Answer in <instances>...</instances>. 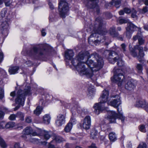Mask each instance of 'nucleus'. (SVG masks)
Here are the masks:
<instances>
[{"label":"nucleus","mask_w":148,"mask_h":148,"mask_svg":"<svg viewBox=\"0 0 148 148\" xmlns=\"http://www.w3.org/2000/svg\"><path fill=\"white\" fill-rule=\"evenodd\" d=\"M109 136L110 139L112 141H114L116 140V137L114 132L110 133L109 134Z\"/></svg>","instance_id":"c756f323"},{"label":"nucleus","mask_w":148,"mask_h":148,"mask_svg":"<svg viewBox=\"0 0 148 148\" xmlns=\"http://www.w3.org/2000/svg\"><path fill=\"white\" fill-rule=\"evenodd\" d=\"M109 95L108 91L104 90L103 91L99 98L100 102L95 103L93 106L95 110L94 112L96 114H99L100 112L105 109V103L108 101Z\"/></svg>","instance_id":"39448f33"},{"label":"nucleus","mask_w":148,"mask_h":148,"mask_svg":"<svg viewBox=\"0 0 148 148\" xmlns=\"http://www.w3.org/2000/svg\"><path fill=\"white\" fill-rule=\"evenodd\" d=\"M0 146L2 148H6L7 145L4 140L0 137Z\"/></svg>","instance_id":"7c9ffc66"},{"label":"nucleus","mask_w":148,"mask_h":148,"mask_svg":"<svg viewBox=\"0 0 148 148\" xmlns=\"http://www.w3.org/2000/svg\"><path fill=\"white\" fill-rule=\"evenodd\" d=\"M116 62H117V65L119 66H122L124 65V62L121 58L119 57Z\"/></svg>","instance_id":"4c0bfd02"},{"label":"nucleus","mask_w":148,"mask_h":148,"mask_svg":"<svg viewBox=\"0 0 148 148\" xmlns=\"http://www.w3.org/2000/svg\"><path fill=\"white\" fill-rule=\"evenodd\" d=\"M58 9H68V4L66 0H60L58 3Z\"/></svg>","instance_id":"2eb2a0df"},{"label":"nucleus","mask_w":148,"mask_h":148,"mask_svg":"<svg viewBox=\"0 0 148 148\" xmlns=\"http://www.w3.org/2000/svg\"><path fill=\"white\" fill-rule=\"evenodd\" d=\"M3 1L5 3L6 6H9L11 4L10 0H3Z\"/></svg>","instance_id":"09e8293b"},{"label":"nucleus","mask_w":148,"mask_h":148,"mask_svg":"<svg viewBox=\"0 0 148 148\" xmlns=\"http://www.w3.org/2000/svg\"><path fill=\"white\" fill-rule=\"evenodd\" d=\"M127 27L126 28V31L128 32H133L136 30V29L140 28L138 27L131 22H128L127 23Z\"/></svg>","instance_id":"f3484780"},{"label":"nucleus","mask_w":148,"mask_h":148,"mask_svg":"<svg viewBox=\"0 0 148 148\" xmlns=\"http://www.w3.org/2000/svg\"><path fill=\"white\" fill-rule=\"evenodd\" d=\"M132 49H134L135 50L136 49H138L139 51V50H143V47L139 45H136L134 46L133 48H132Z\"/></svg>","instance_id":"c03bdc74"},{"label":"nucleus","mask_w":148,"mask_h":148,"mask_svg":"<svg viewBox=\"0 0 148 148\" xmlns=\"http://www.w3.org/2000/svg\"><path fill=\"white\" fill-rule=\"evenodd\" d=\"M65 122L64 116L62 114H59L57 116V119L56 121V125L58 126L62 125Z\"/></svg>","instance_id":"dca6fc26"},{"label":"nucleus","mask_w":148,"mask_h":148,"mask_svg":"<svg viewBox=\"0 0 148 148\" xmlns=\"http://www.w3.org/2000/svg\"><path fill=\"white\" fill-rule=\"evenodd\" d=\"M103 20L100 17L97 18L95 21V24L92 33L88 38L90 44L94 43L96 45L105 41L103 35H106L107 32L106 29L102 28Z\"/></svg>","instance_id":"f03ea898"},{"label":"nucleus","mask_w":148,"mask_h":148,"mask_svg":"<svg viewBox=\"0 0 148 148\" xmlns=\"http://www.w3.org/2000/svg\"><path fill=\"white\" fill-rule=\"evenodd\" d=\"M45 97V99L47 101H50L53 98L51 96H50L49 94H47L44 95Z\"/></svg>","instance_id":"79ce46f5"},{"label":"nucleus","mask_w":148,"mask_h":148,"mask_svg":"<svg viewBox=\"0 0 148 148\" xmlns=\"http://www.w3.org/2000/svg\"><path fill=\"white\" fill-rule=\"evenodd\" d=\"M98 134V131L95 128H92L91 132L90 137L93 139H95L97 138Z\"/></svg>","instance_id":"393cba45"},{"label":"nucleus","mask_w":148,"mask_h":148,"mask_svg":"<svg viewBox=\"0 0 148 148\" xmlns=\"http://www.w3.org/2000/svg\"><path fill=\"white\" fill-rule=\"evenodd\" d=\"M89 148H97L95 144L94 143H92L91 145L88 146Z\"/></svg>","instance_id":"338daca9"},{"label":"nucleus","mask_w":148,"mask_h":148,"mask_svg":"<svg viewBox=\"0 0 148 148\" xmlns=\"http://www.w3.org/2000/svg\"><path fill=\"white\" fill-rule=\"evenodd\" d=\"M130 52L131 54L133 57H137V52L134 49H131Z\"/></svg>","instance_id":"ea45409f"},{"label":"nucleus","mask_w":148,"mask_h":148,"mask_svg":"<svg viewBox=\"0 0 148 148\" xmlns=\"http://www.w3.org/2000/svg\"><path fill=\"white\" fill-rule=\"evenodd\" d=\"M16 117V114H12L9 117V119L10 120L13 121L15 120Z\"/></svg>","instance_id":"603ef678"},{"label":"nucleus","mask_w":148,"mask_h":148,"mask_svg":"<svg viewBox=\"0 0 148 148\" xmlns=\"http://www.w3.org/2000/svg\"><path fill=\"white\" fill-rule=\"evenodd\" d=\"M121 51H123L124 53H125L126 51V45L125 43H123L121 45Z\"/></svg>","instance_id":"de8ad7c7"},{"label":"nucleus","mask_w":148,"mask_h":148,"mask_svg":"<svg viewBox=\"0 0 148 148\" xmlns=\"http://www.w3.org/2000/svg\"><path fill=\"white\" fill-rule=\"evenodd\" d=\"M112 97L115 98V99L108 102V104L109 105L111 106L114 108H119L118 106L121 104V97L118 95H114Z\"/></svg>","instance_id":"9b49d317"},{"label":"nucleus","mask_w":148,"mask_h":148,"mask_svg":"<svg viewBox=\"0 0 148 148\" xmlns=\"http://www.w3.org/2000/svg\"><path fill=\"white\" fill-rule=\"evenodd\" d=\"M3 58V54L1 50H0V63L2 62Z\"/></svg>","instance_id":"bf43d9fd"},{"label":"nucleus","mask_w":148,"mask_h":148,"mask_svg":"<svg viewBox=\"0 0 148 148\" xmlns=\"http://www.w3.org/2000/svg\"><path fill=\"white\" fill-rule=\"evenodd\" d=\"M25 63L28 66H31L32 64V62L30 60H28L26 61Z\"/></svg>","instance_id":"0e129e2a"},{"label":"nucleus","mask_w":148,"mask_h":148,"mask_svg":"<svg viewBox=\"0 0 148 148\" xmlns=\"http://www.w3.org/2000/svg\"><path fill=\"white\" fill-rule=\"evenodd\" d=\"M139 2V3L143 1L144 2V4L146 6L145 7H144L142 9H147L148 7L147 6L148 5V0H138Z\"/></svg>","instance_id":"a19ab883"},{"label":"nucleus","mask_w":148,"mask_h":148,"mask_svg":"<svg viewBox=\"0 0 148 148\" xmlns=\"http://www.w3.org/2000/svg\"><path fill=\"white\" fill-rule=\"evenodd\" d=\"M121 4V0H112V1L108 4L110 7L115 6L116 8H119Z\"/></svg>","instance_id":"a211bd4d"},{"label":"nucleus","mask_w":148,"mask_h":148,"mask_svg":"<svg viewBox=\"0 0 148 148\" xmlns=\"http://www.w3.org/2000/svg\"><path fill=\"white\" fill-rule=\"evenodd\" d=\"M65 57L69 60H71L74 56V53L72 50H69L65 52Z\"/></svg>","instance_id":"412c9836"},{"label":"nucleus","mask_w":148,"mask_h":148,"mask_svg":"<svg viewBox=\"0 0 148 148\" xmlns=\"http://www.w3.org/2000/svg\"><path fill=\"white\" fill-rule=\"evenodd\" d=\"M19 69L18 66L10 67L8 70V72L10 74H14L18 73Z\"/></svg>","instance_id":"4be33fe9"},{"label":"nucleus","mask_w":148,"mask_h":148,"mask_svg":"<svg viewBox=\"0 0 148 148\" xmlns=\"http://www.w3.org/2000/svg\"><path fill=\"white\" fill-rule=\"evenodd\" d=\"M72 127V124L70 123H69L66 125L64 129V130L66 132H69L71 130Z\"/></svg>","instance_id":"473e14b6"},{"label":"nucleus","mask_w":148,"mask_h":148,"mask_svg":"<svg viewBox=\"0 0 148 148\" xmlns=\"http://www.w3.org/2000/svg\"><path fill=\"white\" fill-rule=\"evenodd\" d=\"M53 140H55L56 142L58 143H61L64 140L62 137L57 135H55L54 136Z\"/></svg>","instance_id":"72a5a7b5"},{"label":"nucleus","mask_w":148,"mask_h":148,"mask_svg":"<svg viewBox=\"0 0 148 148\" xmlns=\"http://www.w3.org/2000/svg\"><path fill=\"white\" fill-rule=\"evenodd\" d=\"M137 148H146V145L145 143H141Z\"/></svg>","instance_id":"864d4df0"},{"label":"nucleus","mask_w":148,"mask_h":148,"mask_svg":"<svg viewBox=\"0 0 148 148\" xmlns=\"http://www.w3.org/2000/svg\"><path fill=\"white\" fill-rule=\"evenodd\" d=\"M59 14L61 18H64L66 16L69 14L68 10H59Z\"/></svg>","instance_id":"b1692460"},{"label":"nucleus","mask_w":148,"mask_h":148,"mask_svg":"<svg viewBox=\"0 0 148 148\" xmlns=\"http://www.w3.org/2000/svg\"><path fill=\"white\" fill-rule=\"evenodd\" d=\"M86 61H84L85 64H86L90 69H86L85 67L86 71L90 70L92 71L90 77L86 76L87 77L90 78L94 82L97 79L98 75L94 73L101 69L103 65V62L102 58L97 53L94 52L89 56H86L84 59Z\"/></svg>","instance_id":"f257e3e1"},{"label":"nucleus","mask_w":148,"mask_h":148,"mask_svg":"<svg viewBox=\"0 0 148 148\" xmlns=\"http://www.w3.org/2000/svg\"><path fill=\"white\" fill-rule=\"evenodd\" d=\"M125 10V13L127 14L131 13V17L133 18H136L137 17V11L136 10Z\"/></svg>","instance_id":"5701e85b"},{"label":"nucleus","mask_w":148,"mask_h":148,"mask_svg":"<svg viewBox=\"0 0 148 148\" xmlns=\"http://www.w3.org/2000/svg\"><path fill=\"white\" fill-rule=\"evenodd\" d=\"M52 47L48 45H41L38 47H34L31 49L29 53V55L36 59L40 58L44 53L45 50L49 51Z\"/></svg>","instance_id":"423d86ee"},{"label":"nucleus","mask_w":148,"mask_h":148,"mask_svg":"<svg viewBox=\"0 0 148 148\" xmlns=\"http://www.w3.org/2000/svg\"><path fill=\"white\" fill-rule=\"evenodd\" d=\"M76 122V120L75 119L71 118L69 123L72 124V126L73 125L75 124Z\"/></svg>","instance_id":"052dcab7"},{"label":"nucleus","mask_w":148,"mask_h":148,"mask_svg":"<svg viewBox=\"0 0 148 148\" xmlns=\"http://www.w3.org/2000/svg\"><path fill=\"white\" fill-rule=\"evenodd\" d=\"M114 75L113 78H111V80L113 82L117 83L119 86H121L122 82L124 81L125 77L123 71L120 69H116L115 67L113 69Z\"/></svg>","instance_id":"6e6552de"},{"label":"nucleus","mask_w":148,"mask_h":148,"mask_svg":"<svg viewBox=\"0 0 148 148\" xmlns=\"http://www.w3.org/2000/svg\"><path fill=\"white\" fill-rule=\"evenodd\" d=\"M136 106L144 108L147 111H148V103L144 99H141L137 101L136 102Z\"/></svg>","instance_id":"4468645a"},{"label":"nucleus","mask_w":148,"mask_h":148,"mask_svg":"<svg viewBox=\"0 0 148 148\" xmlns=\"http://www.w3.org/2000/svg\"><path fill=\"white\" fill-rule=\"evenodd\" d=\"M51 117L49 114L45 115L43 117V123L46 124H48L50 122Z\"/></svg>","instance_id":"bb28decb"},{"label":"nucleus","mask_w":148,"mask_h":148,"mask_svg":"<svg viewBox=\"0 0 148 148\" xmlns=\"http://www.w3.org/2000/svg\"><path fill=\"white\" fill-rule=\"evenodd\" d=\"M88 91L89 93L91 95L94 94L95 92V89L94 88L92 87L89 88H88Z\"/></svg>","instance_id":"a18cd8bd"},{"label":"nucleus","mask_w":148,"mask_h":148,"mask_svg":"<svg viewBox=\"0 0 148 148\" xmlns=\"http://www.w3.org/2000/svg\"><path fill=\"white\" fill-rule=\"evenodd\" d=\"M44 137L46 140L49 139L51 137L49 132L45 130L44 131Z\"/></svg>","instance_id":"e433bc0d"},{"label":"nucleus","mask_w":148,"mask_h":148,"mask_svg":"<svg viewBox=\"0 0 148 148\" xmlns=\"http://www.w3.org/2000/svg\"><path fill=\"white\" fill-rule=\"evenodd\" d=\"M119 22L121 24H122L127 23L128 20L124 18H121L119 20Z\"/></svg>","instance_id":"3c124183"},{"label":"nucleus","mask_w":148,"mask_h":148,"mask_svg":"<svg viewBox=\"0 0 148 148\" xmlns=\"http://www.w3.org/2000/svg\"><path fill=\"white\" fill-rule=\"evenodd\" d=\"M89 53L88 51L80 52L76 57L71 61L72 64L75 66L80 75H85L90 77L92 71L90 70H85L84 62V60L86 56H89Z\"/></svg>","instance_id":"7ed1b4c3"},{"label":"nucleus","mask_w":148,"mask_h":148,"mask_svg":"<svg viewBox=\"0 0 148 148\" xmlns=\"http://www.w3.org/2000/svg\"><path fill=\"white\" fill-rule=\"evenodd\" d=\"M121 108H118L117 111L119 114H117L115 112L110 111L108 112V117L110 119L111 123H114L116 122V119L119 118L121 119V121L123 122L125 120L124 117L123 116L121 111Z\"/></svg>","instance_id":"1a4fd4ad"},{"label":"nucleus","mask_w":148,"mask_h":148,"mask_svg":"<svg viewBox=\"0 0 148 148\" xmlns=\"http://www.w3.org/2000/svg\"><path fill=\"white\" fill-rule=\"evenodd\" d=\"M108 53V56L106 58L109 62L112 64L114 63L119 58V57L118 54L114 51H110L107 50L105 52Z\"/></svg>","instance_id":"9d476101"},{"label":"nucleus","mask_w":148,"mask_h":148,"mask_svg":"<svg viewBox=\"0 0 148 148\" xmlns=\"http://www.w3.org/2000/svg\"><path fill=\"white\" fill-rule=\"evenodd\" d=\"M10 24V19L9 18H6L1 24L0 29V44L3 43L4 38L8 34Z\"/></svg>","instance_id":"0eeeda50"},{"label":"nucleus","mask_w":148,"mask_h":148,"mask_svg":"<svg viewBox=\"0 0 148 148\" xmlns=\"http://www.w3.org/2000/svg\"><path fill=\"white\" fill-rule=\"evenodd\" d=\"M42 110V106H38L35 110L34 111V114L37 115H39L40 114Z\"/></svg>","instance_id":"c85d7f7f"},{"label":"nucleus","mask_w":148,"mask_h":148,"mask_svg":"<svg viewBox=\"0 0 148 148\" xmlns=\"http://www.w3.org/2000/svg\"><path fill=\"white\" fill-rule=\"evenodd\" d=\"M138 44L140 46L144 44L145 40L143 39V36L142 35L138 38Z\"/></svg>","instance_id":"f704fd0d"},{"label":"nucleus","mask_w":148,"mask_h":148,"mask_svg":"<svg viewBox=\"0 0 148 148\" xmlns=\"http://www.w3.org/2000/svg\"><path fill=\"white\" fill-rule=\"evenodd\" d=\"M141 35V28H138L137 34L136 35L134 36L133 37V40L135 41L137 39L138 40V38Z\"/></svg>","instance_id":"cd10ccee"},{"label":"nucleus","mask_w":148,"mask_h":148,"mask_svg":"<svg viewBox=\"0 0 148 148\" xmlns=\"http://www.w3.org/2000/svg\"><path fill=\"white\" fill-rule=\"evenodd\" d=\"M143 69V67L142 64L139 63L136 64L135 66V70L138 73L142 74Z\"/></svg>","instance_id":"a878e982"},{"label":"nucleus","mask_w":148,"mask_h":148,"mask_svg":"<svg viewBox=\"0 0 148 148\" xmlns=\"http://www.w3.org/2000/svg\"><path fill=\"white\" fill-rule=\"evenodd\" d=\"M109 34L113 37H118L119 33L116 31V28L114 26L110 27L109 30Z\"/></svg>","instance_id":"aec40b11"},{"label":"nucleus","mask_w":148,"mask_h":148,"mask_svg":"<svg viewBox=\"0 0 148 148\" xmlns=\"http://www.w3.org/2000/svg\"><path fill=\"white\" fill-rule=\"evenodd\" d=\"M4 115V112L2 111H0V119L2 120L3 119Z\"/></svg>","instance_id":"13d9d810"},{"label":"nucleus","mask_w":148,"mask_h":148,"mask_svg":"<svg viewBox=\"0 0 148 148\" xmlns=\"http://www.w3.org/2000/svg\"><path fill=\"white\" fill-rule=\"evenodd\" d=\"M5 122L3 121H2L0 122V129H4L5 126Z\"/></svg>","instance_id":"8fccbe9b"},{"label":"nucleus","mask_w":148,"mask_h":148,"mask_svg":"<svg viewBox=\"0 0 148 148\" xmlns=\"http://www.w3.org/2000/svg\"><path fill=\"white\" fill-rule=\"evenodd\" d=\"M25 121L28 123H31L32 122V119L30 116H27L25 118Z\"/></svg>","instance_id":"5fc2aeb1"},{"label":"nucleus","mask_w":148,"mask_h":148,"mask_svg":"<svg viewBox=\"0 0 148 148\" xmlns=\"http://www.w3.org/2000/svg\"><path fill=\"white\" fill-rule=\"evenodd\" d=\"M136 86V83L134 80L131 79L128 81L125 85V88L127 90L131 91L134 90Z\"/></svg>","instance_id":"f8f14e48"},{"label":"nucleus","mask_w":148,"mask_h":148,"mask_svg":"<svg viewBox=\"0 0 148 148\" xmlns=\"http://www.w3.org/2000/svg\"><path fill=\"white\" fill-rule=\"evenodd\" d=\"M130 32H128L127 31V32H126V36L128 39H130L131 37V34L130 33Z\"/></svg>","instance_id":"e2e57ef3"},{"label":"nucleus","mask_w":148,"mask_h":148,"mask_svg":"<svg viewBox=\"0 0 148 148\" xmlns=\"http://www.w3.org/2000/svg\"><path fill=\"white\" fill-rule=\"evenodd\" d=\"M139 130L140 131L143 132H145V126L143 125H141L139 128Z\"/></svg>","instance_id":"6e6d98bb"},{"label":"nucleus","mask_w":148,"mask_h":148,"mask_svg":"<svg viewBox=\"0 0 148 148\" xmlns=\"http://www.w3.org/2000/svg\"><path fill=\"white\" fill-rule=\"evenodd\" d=\"M15 123L13 122L10 121L8 122L5 125V127L6 128H12L15 126Z\"/></svg>","instance_id":"2f4dec72"},{"label":"nucleus","mask_w":148,"mask_h":148,"mask_svg":"<svg viewBox=\"0 0 148 148\" xmlns=\"http://www.w3.org/2000/svg\"><path fill=\"white\" fill-rule=\"evenodd\" d=\"M139 12L142 14H144L147 12L148 10H139Z\"/></svg>","instance_id":"774afa93"},{"label":"nucleus","mask_w":148,"mask_h":148,"mask_svg":"<svg viewBox=\"0 0 148 148\" xmlns=\"http://www.w3.org/2000/svg\"><path fill=\"white\" fill-rule=\"evenodd\" d=\"M125 10H121L119 12V14L120 15H122L124 14V13H125Z\"/></svg>","instance_id":"69168bd1"},{"label":"nucleus","mask_w":148,"mask_h":148,"mask_svg":"<svg viewBox=\"0 0 148 148\" xmlns=\"http://www.w3.org/2000/svg\"><path fill=\"white\" fill-rule=\"evenodd\" d=\"M41 35L43 36H45L46 34V33L45 32V29H42L41 31Z\"/></svg>","instance_id":"680f3d73"},{"label":"nucleus","mask_w":148,"mask_h":148,"mask_svg":"<svg viewBox=\"0 0 148 148\" xmlns=\"http://www.w3.org/2000/svg\"><path fill=\"white\" fill-rule=\"evenodd\" d=\"M30 94L31 87L29 86L26 85L23 90L19 89L16 94L15 100L16 103L18 105L15 108L14 110H17L19 108L20 105L23 106L25 97Z\"/></svg>","instance_id":"20e7f679"},{"label":"nucleus","mask_w":148,"mask_h":148,"mask_svg":"<svg viewBox=\"0 0 148 148\" xmlns=\"http://www.w3.org/2000/svg\"><path fill=\"white\" fill-rule=\"evenodd\" d=\"M91 120L90 116H87L84 118L82 123L83 128L86 130L89 129L91 126Z\"/></svg>","instance_id":"ddd939ff"},{"label":"nucleus","mask_w":148,"mask_h":148,"mask_svg":"<svg viewBox=\"0 0 148 148\" xmlns=\"http://www.w3.org/2000/svg\"><path fill=\"white\" fill-rule=\"evenodd\" d=\"M4 97V90L3 88L0 87V99H2Z\"/></svg>","instance_id":"37998d69"},{"label":"nucleus","mask_w":148,"mask_h":148,"mask_svg":"<svg viewBox=\"0 0 148 148\" xmlns=\"http://www.w3.org/2000/svg\"><path fill=\"white\" fill-rule=\"evenodd\" d=\"M6 10H2L1 13V15L2 17L3 18L5 16L6 13Z\"/></svg>","instance_id":"4d7b16f0"},{"label":"nucleus","mask_w":148,"mask_h":148,"mask_svg":"<svg viewBox=\"0 0 148 148\" xmlns=\"http://www.w3.org/2000/svg\"><path fill=\"white\" fill-rule=\"evenodd\" d=\"M14 147L15 148H26L23 146H23H22L19 143H15Z\"/></svg>","instance_id":"49530a36"},{"label":"nucleus","mask_w":148,"mask_h":148,"mask_svg":"<svg viewBox=\"0 0 148 148\" xmlns=\"http://www.w3.org/2000/svg\"><path fill=\"white\" fill-rule=\"evenodd\" d=\"M144 56V54L143 50H139V56H137V58H138V60L140 62H141V59L139 58V57H140V58H142Z\"/></svg>","instance_id":"58836bf2"},{"label":"nucleus","mask_w":148,"mask_h":148,"mask_svg":"<svg viewBox=\"0 0 148 148\" xmlns=\"http://www.w3.org/2000/svg\"><path fill=\"white\" fill-rule=\"evenodd\" d=\"M16 117H18L22 121L24 120V114L22 112H18L16 114Z\"/></svg>","instance_id":"c9c22d12"},{"label":"nucleus","mask_w":148,"mask_h":148,"mask_svg":"<svg viewBox=\"0 0 148 148\" xmlns=\"http://www.w3.org/2000/svg\"><path fill=\"white\" fill-rule=\"evenodd\" d=\"M23 133L26 135H30L32 136H35L36 135L35 132H33V130L32 128L29 127H26L23 131Z\"/></svg>","instance_id":"6ab92c4d"}]
</instances>
